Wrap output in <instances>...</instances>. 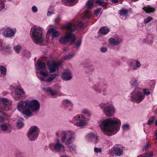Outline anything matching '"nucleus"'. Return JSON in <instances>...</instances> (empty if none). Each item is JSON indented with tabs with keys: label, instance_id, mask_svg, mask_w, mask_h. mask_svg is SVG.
<instances>
[{
	"label": "nucleus",
	"instance_id": "obj_1",
	"mask_svg": "<svg viewBox=\"0 0 157 157\" xmlns=\"http://www.w3.org/2000/svg\"><path fill=\"white\" fill-rule=\"evenodd\" d=\"M40 104L39 101L35 100L28 101H22L18 103L17 109L19 111L28 117L36 114L39 110Z\"/></svg>",
	"mask_w": 157,
	"mask_h": 157
},
{
	"label": "nucleus",
	"instance_id": "obj_2",
	"mask_svg": "<svg viewBox=\"0 0 157 157\" xmlns=\"http://www.w3.org/2000/svg\"><path fill=\"white\" fill-rule=\"evenodd\" d=\"M120 121L117 119L108 118L101 121L100 126L105 134L110 136L119 130V127L117 125Z\"/></svg>",
	"mask_w": 157,
	"mask_h": 157
},
{
	"label": "nucleus",
	"instance_id": "obj_3",
	"mask_svg": "<svg viewBox=\"0 0 157 157\" xmlns=\"http://www.w3.org/2000/svg\"><path fill=\"white\" fill-rule=\"evenodd\" d=\"M43 29L38 27L34 28L30 33L31 38L34 43L36 44H40L44 40Z\"/></svg>",
	"mask_w": 157,
	"mask_h": 157
},
{
	"label": "nucleus",
	"instance_id": "obj_4",
	"mask_svg": "<svg viewBox=\"0 0 157 157\" xmlns=\"http://www.w3.org/2000/svg\"><path fill=\"white\" fill-rule=\"evenodd\" d=\"M132 100L136 103L141 102L144 98V96L140 93L138 88L135 89L131 94Z\"/></svg>",
	"mask_w": 157,
	"mask_h": 157
},
{
	"label": "nucleus",
	"instance_id": "obj_5",
	"mask_svg": "<svg viewBox=\"0 0 157 157\" xmlns=\"http://www.w3.org/2000/svg\"><path fill=\"white\" fill-rule=\"evenodd\" d=\"M49 147L52 150L59 152L64 153L66 150L64 146L60 143L59 139L55 141V143L54 144H49Z\"/></svg>",
	"mask_w": 157,
	"mask_h": 157
},
{
	"label": "nucleus",
	"instance_id": "obj_6",
	"mask_svg": "<svg viewBox=\"0 0 157 157\" xmlns=\"http://www.w3.org/2000/svg\"><path fill=\"white\" fill-rule=\"evenodd\" d=\"M38 135L39 131L36 126H32L29 128L28 136L30 140H35L38 137Z\"/></svg>",
	"mask_w": 157,
	"mask_h": 157
},
{
	"label": "nucleus",
	"instance_id": "obj_7",
	"mask_svg": "<svg viewBox=\"0 0 157 157\" xmlns=\"http://www.w3.org/2000/svg\"><path fill=\"white\" fill-rule=\"evenodd\" d=\"M40 73L41 75L40 78V80L48 82H52L57 75L55 74L49 75L47 71L45 72L40 71Z\"/></svg>",
	"mask_w": 157,
	"mask_h": 157
},
{
	"label": "nucleus",
	"instance_id": "obj_8",
	"mask_svg": "<svg viewBox=\"0 0 157 157\" xmlns=\"http://www.w3.org/2000/svg\"><path fill=\"white\" fill-rule=\"evenodd\" d=\"M73 121L74 122H76V125L80 127L85 126L87 124L85 117L81 114L75 116L73 118Z\"/></svg>",
	"mask_w": 157,
	"mask_h": 157
},
{
	"label": "nucleus",
	"instance_id": "obj_9",
	"mask_svg": "<svg viewBox=\"0 0 157 157\" xmlns=\"http://www.w3.org/2000/svg\"><path fill=\"white\" fill-rule=\"evenodd\" d=\"M75 40V35L73 34L68 32L65 36L60 38L59 41L62 44H65L69 41H71L72 43L74 42Z\"/></svg>",
	"mask_w": 157,
	"mask_h": 157
},
{
	"label": "nucleus",
	"instance_id": "obj_10",
	"mask_svg": "<svg viewBox=\"0 0 157 157\" xmlns=\"http://www.w3.org/2000/svg\"><path fill=\"white\" fill-rule=\"evenodd\" d=\"M61 63L54 61H48L47 62V66L50 72L51 73L58 70L59 66L61 64Z\"/></svg>",
	"mask_w": 157,
	"mask_h": 157
},
{
	"label": "nucleus",
	"instance_id": "obj_11",
	"mask_svg": "<svg viewBox=\"0 0 157 157\" xmlns=\"http://www.w3.org/2000/svg\"><path fill=\"white\" fill-rule=\"evenodd\" d=\"M0 101L2 104H0V111L2 112L4 110H9L10 109V105L8 102V99L2 98L0 99Z\"/></svg>",
	"mask_w": 157,
	"mask_h": 157
},
{
	"label": "nucleus",
	"instance_id": "obj_12",
	"mask_svg": "<svg viewBox=\"0 0 157 157\" xmlns=\"http://www.w3.org/2000/svg\"><path fill=\"white\" fill-rule=\"evenodd\" d=\"M104 113L108 117H113L114 114L115 110L113 105H110L105 107L103 109Z\"/></svg>",
	"mask_w": 157,
	"mask_h": 157
},
{
	"label": "nucleus",
	"instance_id": "obj_13",
	"mask_svg": "<svg viewBox=\"0 0 157 157\" xmlns=\"http://www.w3.org/2000/svg\"><path fill=\"white\" fill-rule=\"evenodd\" d=\"M77 25V24H75L73 23H69L66 25L65 26L62 27L61 28H65L69 31L72 32L76 30ZM78 25L80 27H82L83 25V23L81 22L78 24Z\"/></svg>",
	"mask_w": 157,
	"mask_h": 157
},
{
	"label": "nucleus",
	"instance_id": "obj_14",
	"mask_svg": "<svg viewBox=\"0 0 157 157\" xmlns=\"http://www.w3.org/2000/svg\"><path fill=\"white\" fill-rule=\"evenodd\" d=\"M107 86L104 84H101L100 83H97L93 87L94 90L97 93H100L101 92H105L107 89Z\"/></svg>",
	"mask_w": 157,
	"mask_h": 157
},
{
	"label": "nucleus",
	"instance_id": "obj_15",
	"mask_svg": "<svg viewBox=\"0 0 157 157\" xmlns=\"http://www.w3.org/2000/svg\"><path fill=\"white\" fill-rule=\"evenodd\" d=\"M3 32L4 36L7 37H12L15 33L10 28L4 29Z\"/></svg>",
	"mask_w": 157,
	"mask_h": 157
},
{
	"label": "nucleus",
	"instance_id": "obj_16",
	"mask_svg": "<svg viewBox=\"0 0 157 157\" xmlns=\"http://www.w3.org/2000/svg\"><path fill=\"white\" fill-rule=\"evenodd\" d=\"M113 151L114 154L117 156H120L123 154V149L121 147L114 146Z\"/></svg>",
	"mask_w": 157,
	"mask_h": 157
},
{
	"label": "nucleus",
	"instance_id": "obj_17",
	"mask_svg": "<svg viewBox=\"0 0 157 157\" xmlns=\"http://www.w3.org/2000/svg\"><path fill=\"white\" fill-rule=\"evenodd\" d=\"M36 68L40 70H44L46 68V63L42 61L38 62L35 64Z\"/></svg>",
	"mask_w": 157,
	"mask_h": 157
},
{
	"label": "nucleus",
	"instance_id": "obj_18",
	"mask_svg": "<svg viewBox=\"0 0 157 157\" xmlns=\"http://www.w3.org/2000/svg\"><path fill=\"white\" fill-rule=\"evenodd\" d=\"M122 41V40L119 37L111 38L109 40V41L110 43L115 45H118Z\"/></svg>",
	"mask_w": 157,
	"mask_h": 157
},
{
	"label": "nucleus",
	"instance_id": "obj_19",
	"mask_svg": "<svg viewBox=\"0 0 157 157\" xmlns=\"http://www.w3.org/2000/svg\"><path fill=\"white\" fill-rule=\"evenodd\" d=\"M62 78L64 80H69L72 78L71 73L69 71H66L63 73L62 75Z\"/></svg>",
	"mask_w": 157,
	"mask_h": 157
},
{
	"label": "nucleus",
	"instance_id": "obj_20",
	"mask_svg": "<svg viewBox=\"0 0 157 157\" xmlns=\"http://www.w3.org/2000/svg\"><path fill=\"white\" fill-rule=\"evenodd\" d=\"M48 33H50L53 37H57L59 34V32L53 28H50L48 31Z\"/></svg>",
	"mask_w": 157,
	"mask_h": 157
},
{
	"label": "nucleus",
	"instance_id": "obj_21",
	"mask_svg": "<svg viewBox=\"0 0 157 157\" xmlns=\"http://www.w3.org/2000/svg\"><path fill=\"white\" fill-rule=\"evenodd\" d=\"M143 9L147 13H150L154 12L155 9L152 7L150 6H147L144 7L143 8Z\"/></svg>",
	"mask_w": 157,
	"mask_h": 157
},
{
	"label": "nucleus",
	"instance_id": "obj_22",
	"mask_svg": "<svg viewBox=\"0 0 157 157\" xmlns=\"http://www.w3.org/2000/svg\"><path fill=\"white\" fill-rule=\"evenodd\" d=\"M43 89L46 92L49 93L52 96L57 94L56 92L55 91L52 90L51 89L50 87H48L47 88L43 87Z\"/></svg>",
	"mask_w": 157,
	"mask_h": 157
},
{
	"label": "nucleus",
	"instance_id": "obj_23",
	"mask_svg": "<svg viewBox=\"0 0 157 157\" xmlns=\"http://www.w3.org/2000/svg\"><path fill=\"white\" fill-rule=\"evenodd\" d=\"M67 133L64 131H62L60 133L61 140L62 143H64L67 138Z\"/></svg>",
	"mask_w": 157,
	"mask_h": 157
},
{
	"label": "nucleus",
	"instance_id": "obj_24",
	"mask_svg": "<svg viewBox=\"0 0 157 157\" xmlns=\"http://www.w3.org/2000/svg\"><path fill=\"white\" fill-rule=\"evenodd\" d=\"M75 140V138L73 136H70L66 140L65 144L66 145H68L72 143Z\"/></svg>",
	"mask_w": 157,
	"mask_h": 157
},
{
	"label": "nucleus",
	"instance_id": "obj_25",
	"mask_svg": "<svg viewBox=\"0 0 157 157\" xmlns=\"http://www.w3.org/2000/svg\"><path fill=\"white\" fill-rule=\"evenodd\" d=\"M65 3L66 5L67 6H72L75 4V0H62Z\"/></svg>",
	"mask_w": 157,
	"mask_h": 157
},
{
	"label": "nucleus",
	"instance_id": "obj_26",
	"mask_svg": "<svg viewBox=\"0 0 157 157\" xmlns=\"http://www.w3.org/2000/svg\"><path fill=\"white\" fill-rule=\"evenodd\" d=\"M0 128L3 132L6 131L8 129V127L6 123H3L0 124Z\"/></svg>",
	"mask_w": 157,
	"mask_h": 157
},
{
	"label": "nucleus",
	"instance_id": "obj_27",
	"mask_svg": "<svg viewBox=\"0 0 157 157\" xmlns=\"http://www.w3.org/2000/svg\"><path fill=\"white\" fill-rule=\"evenodd\" d=\"M128 10L127 9H122L120 11V14L121 16L126 17L128 13Z\"/></svg>",
	"mask_w": 157,
	"mask_h": 157
},
{
	"label": "nucleus",
	"instance_id": "obj_28",
	"mask_svg": "<svg viewBox=\"0 0 157 157\" xmlns=\"http://www.w3.org/2000/svg\"><path fill=\"white\" fill-rule=\"evenodd\" d=\"M93 0L88 1L86 4V6L88 9H91L93 7Z\"/></svg>",
	"mask_w": 157,
	"mask_h": 157
},
{
	"label": "nucleus",
	"instance_id": "obj_29",
	"mask_svg": "<svg viewBox=\"0 0 157 157\" xmlns=\"http://www.w3.org/2000/svg\"><path fill=\"white\" fill-rule=\"evenodd\" d=\"M109 30L108 28L105 27L101 28L100 29V33L103 34H106L109 32Z\"/></svg>",
	"mask_w": 157,
	"mask_h": 157
},
{
	"label": "nucleus",
	"instance_id": "obj_30",
	"mask_svg": "<svg viewBox=\"0 0 157 157\" xmlns=\"http://www.w3.org/2000/svg\"><path fill=\"white\" fill-rule=\"evenodd\" d=\"M137 81L136 79H133L131 80L130 84L132 87H137L138 86V84L137 82Z\"/></svg>",
	"mask_w": 157,
	"mask_h": 157
},
{
	"label": "nucleus",
	"instance_id": "obj_31",
	"mask_svg": "<svg viewBox=\"0 0 157 157\" xmlns=\"http://www.w3.org/2000/svg\"><path fill=\"white\" fill-rule=\"evenodd\" d=\"M16 93L19 95H21L24 94V91L22 89L17 88L15 90Z\"/></svg>",
	"mask_w": 157,
	"mask_h": 157
},
{
	"label": "nucleus",
	"instance_id": "obj_32",
	"mask_svg": "<svg viewBox=\"0 0 157 157\" xmlns=\"http://www.w3.org/2000/svg\"><path fill=\"white\" fill-rule=\"evenodd\" d=\"M75 55V53H73L71 54H70L64 57V59L66 60H68L72 58Z\"/></svg>",
	"mask_w": 157,
	"mask_h": 157
},
{
	"label": "nucleus",
	"instance_id": "obj_33",
	"mask_svg": "<svg viewBox=\"0 0 157 157\" xmlns=\"http://www.w3.org/2000/svg\"><path fill=\"white\" fill-rule=\"evenodd\" d=\"M6 71V69L2 65L0 66V71L2 74L5 75Z\"/></svg>",
	"mask_w": 157,
	"mask_h": 157
},
{
	"label": "nucleus",
	"instance_id": "obj_34",
	"mask_svg": "<svg viewBox=\"0 0 157 157\" xmlns=\"http://www.w3.org/2000/svg\"><path fill=\"white\" fill-rule=\"evenodd\" d=\"M63 103L64 105H68L70 106H72L73 104L68 99H65L63 101Z\"/></svg>",
	"mask_w": 157,
	"mask_h": 157
},
{
	"label": "nucleus",
	"instance_id": "obj_35",
	"mask_svg": "<svg viewBox=\"0 0 157 157\" xmlns=\"http://www.w3.org/2000/svg\"><path fill=\"white\" fill-rule=\"evenodd\" d=\"M135 61H132L130 63L129 66L131 67L133 70H136V67L135 66Z\"/></svg>",
	"mask_w": 157,
	"mask_h": 157
},
{
	"label": "nucleus",
	"instance_id": "obj_36",
	"mask_svg": "<svg viewBox=\"0 0 157 157\" xmlns=\"http://www.w3.org/2000/svg\"><path fill=\"white\" fill-rule=\"evenodd\" d=\"M88 136L89 138L92 139L94 140H95V141H96L97 139V137L94 134H90L88 135Z\"/></svg>",
	"mask_w": 157,
	"mask_h": 157
},
{
	"label": "nucleus",
	"instance_id": "obj_37",
	"mask_svg": "<svg viewBox=\"0 0 157 157\" xmlns=\"http://www.w3.org/2000/svg\"><path fill=\"white\" fill-rule=\"evenodd\" d=\"M153 19V18L151 17H148L144 20V23L145 24L148 23Z\"/></svg>",
	"mask_w": 157,
	"mask_h": 157
},
{
	"label": "nucleus",
	"instance_id": "obj_38",
	"mask_svg": "<svg viewBox=\"0 0 157 157\" xmlns=\"http://www.w3.org/2000/svg\"><path fill=\"white\" fill-rule=\"evenodd\" d=\"M96 3L102 6H105L106 4V3L105 2L101 0H97L96 1Z\"/></svg>",
	"mask_w": 157,
	"mask_h": 157
},
{
	"label": "nucleus",
	"instance_id": "obj_39",
	"mask_svg": "<svg viewBox=\"0 0 157 157\" xmlns=\"http://www.w3.org/2000/svg\"><path fill=\"white\" fill-rule=\"evenodd\" d=\"M82 113L84 114H85L87 116H90L91 115V113L89 110L86 109H84L82 110Z\"/></svg>",
	"mask_w": 157,
	"mask_h": 157
},
{
	"label": "nucleus",
	"instance_id": "obj_40",
	"mask_svg": "<svg viewBox=\"0 0 157 157\" xmlns=\"http://www.w3.org/2000/svg\"><path fill=\"white\" fill-rule=\"evenodd\" d=\"M155 118V117L154 116H152L150 118L147 122V124L150 125L152 124L154 121Z\"/></svg>",
	"mask_w": 157,
	"mask_h": 157
},
{
	"label": "nucleus",
	"instance_id": "obj_41",
	"mask_svg": "<svg viewBox=\"0 0 157 157\" xmlns=\"http://www.w3.org/2000/svg\"><path fill=\"white\" fill-rule=\"evenodd\" d=\"M122 128L124 131H127L129 129V126L128 124H124L122 125Z\"/></svg>",
	"mask_w": 157,
	"mask_h": 157
},
{
	"label": "nucleus",
	"instance_id": "obj_42",
	"mask_svg": "<svg viewBox=\"0 0 157 157\" xmlns=\"http://www.w3.org/2000/svg\"><path fill=\"white\" fill-rule=\"evenodd\" d=\"M24 125L23 123L20 121H18L17 122V125L19 128H21Z\"/></svg>",
	"mask_w": 157,
	"mask_h": 157
},
{
	"label": "nucleus",
	"instance_id": "obj_43",
	"mask_svg": "<svg viewBox=\"0 0 157 157\" xmlns=\"http://www.w3.org/2000/svg\"><path fill=\"white\" fill-rule=\"evenodd\" d=\"M153 153L151 152H148L144 154V157H152Z\"/></svg>",
	"mask_w": 157,
	"mask_h": 157
},
{
	"label": "nucleus",
	"instance_id": "obj_44",
	"mask_svg": "<svg viewBox=\"0 0 157 157\" xmlns=\"http://www.w3.org/2000/svg\"><path fill=\"white\" fill-rule=\"evenodd\" d=\"M21 48V47L19 45L16 46L14 47V49L15 50V51L17 53H18L19 52Z\"/></svg>",
	"mask_w": 157,
	"mask_h": 157
},
{
	"label": "nucleus",
	"instance_id": "obj_45",
	"mask_svg": "<svg viewBox=\"0 0 157 157\" xmlns=\"http://www.w3.org/2000/svg\"><path fill=\"white\" fill-rule=\"evenodd\" d=\"M143 92L144 94L146 95H148L150 94V92L149 91V90L148 89H144L143 90Z\"/></svg>",
	"mask_w": 157,
	"mask_h": 157
},
{
	"label": "nucleus",
	"instance_id": "obj_46",
	"mask_svg": "<svg viewBox=\"0 0 157 157\" xmlns=\"http://www.w3.org/2000/svg\"><path fill=\"white\" fill-rule=\"evenodd\" d=\"M94 151L95 152L97 153H100V152H101V149L100 147L94 148Z\"/></svg>",
	"mask_w": 157,
	"mask_h": 157
},
{
	"label": "nucleus",
	"instance_id": "obj_47",
	"mask_svg": "<svg viewBox=\"0 0 157 157\" xmlns=\"http://www.w3.org/2000/svg\"><path fill=\"white\" fill-rule=\"evenodd\" d=\"M82 41L81 40H79L77 41L76 43V46L75 47L76 48H78L80 46L81 44Z\"/></svg>",
	"mask_w": 157,
	"mask_h": 157
},
{
	"label": "nucleus",
	"instance_id": "obj_48",
	"mask_svg": "<svg viewBox=\"0 0 157 157\" xmlns=\"http://www.w3.org/2000/svg\"><path fill=\"white\" fill-rule=\"evenodd\" d=\"M84 16L86 18H89V13L88 10H86L85 11Z\"/></svg>",
	"mask_w": 157,
	"mask_h": 157
},
{
	"label": "nucleus",
	"instance_id": "obj_49",
	"mask_svg": "<svg viewBox=\"0 0 157 157\" xmlns=\"http://www.w3.org/2000/svg\"><path fill=\"white\" fill-rule=\"evenodd\" d=\"M135 63L136 64V66H135L136 67V69L137 68H139L140 67L141 64L138 61H135Z\"/></svg>",
	"mask_w": 157,
	"mask_h": 157
},
{
	"label": "nucleus",
	"instance_id": "obj_50",
	"mask_svg": "<svg viewBox=\"0 0 157 157\" xmlns=\"http://www.w3.org/2000/svg\"><path fill=\"white\" fill-rule=\"evenodd\" d=\"M151 146V145L149 143H147L146 145H144L143 148V150H146L149 147Z\"/></svg>",
	"mask_w": 157,
	"mask_h": 157
},
{
	"label": "nucleus",
	"instance_id": "obj_51",
	"mask_svg": "<svg viewBox=\"0 0 157 157\" xmlns=\"http://www.w3.org/2000/svg\"><path fill=\"white\" fill-rule=\"evenodd\" d=\"M61 20V18L59 17L56 18L54 20L55 23L58 24L59 23V21Z\"/></svg>",
	"mask_w": 157,
	"mask_h": 157
},
{
	"label": "nucleus",
	"instance_id": "obj_52",
	"mask_svg": "<svg viewBox=\"0 0 157 157\" xmlns=\"http://www.w3.org/2000/svg\"><path fill=\"white\" fill-rule=\"evenodd\" d=\"M32 10L34 13L36 12L37 11V7L35 6H33L32 7Z\"/></svg>",
	"mask_w": 157,
	"mask_h": 157
},
{
	"label": "nucleus",
	"instance_id": "obj_53",
	"mask_svg": "<svg viewBox=\"0 0 157 157\" xmlns=\"http://www.w3.org/2000/svg\"><path fill=\"white\" fill-rule=\"evenodd\" d=\"M101 8H98L95 10V14H97L99 13L101 10Z\"/></svg>",
	"mask_w": 157,
	"mask_h": 157
},
{
	"label": "nucleus",
	"instance_id": "obj_54",
	"mask_svg": "<svg viewBox=\"0 0 157 157\" xmlns=\"http://www.w3.org/2000/svg\"><path fill=\"white\" fill-rule=\"evenodd\" d=\"M10 47L8 45H6L4 47V49L6 51H8L10 49Z\"/></svg>",
	"mask_w": 157,
	"mask_h": 157
},
{
	"label": "nucleus",
	"instance_id": "obj_55",
	"mask_svg": "<svg viewBox=\"0 0 157 157\" xmlns=\"http://www.w3.org/2000/svg\"><path fill=\"white\" fill-rule=\"evenodd\" d=\"M68 148L70 150V151H74L75 149V147L72 146H69L68 147Z\"/></svg>",
	"mask_w": 157,
	"mask_h": 157
},
{
	"label": "nucleus",
	"instance_id": "obj_56",
	"mask_svg": "<svg viewBox=\"0 0 157 157\" xmlns=\"http://www.w3.org/2000/svg\"><path fill=\"white\" fill-rule=\"evenodd\" d=\"M67 132L71 136H73L75 133L74 132L72 131H67Z\"/></svg>",
	"mask_w": 157,
	"mask_h": 157
},
{
	"label": "nucleus",
	"instance_id": "obj_57",
	"mask_svg": "<svg viewBox=\"0 0 157 157\" xmlns=\"http://www.w3.org/2000/svg\"><path fill=\"white\" fill-rule=\"evenodd\" d=\"M107 48L105 47L102 48L101 49V51L102 52H104L107 51Z\"/></svg>",
	"mask_w": 157,
	"mask_h": 157
},
{
	"label": "nucleus",
	"instance_id": "obj_58",
	"mask_svg": "<svg viewBox=\"0 0 157 157\" xmlns=\"http://www.w3.org/2000/svg\"><path fill=\"white\" fill-rule=\"evenodd\" d=\"M5 118L4 117H0V122H2L4 121Z\"/></svg>",
	"mask_w": 157,
	"mask_h": 157
},
{
	"label": "nucleus",
	"instance_id": "obj_59",
	"mask_svg": "<svg viewBox=\"0 0 157 157\" xmlns=\"http://www.w3.org/2000/svg\"><path fill=\"white\" fill-rule=\"evenodd\" d=\"M4 7V4L3 2H1L0 4V8L1 9H3Z\"/></svg>",
	"mask_w": 157,
	"mask_h": 157
},
{
	"label": "nucleus",
	"instance_id": "obj_60",
	"mask_svg": "<svg viewBox=\"0 0 157 157\" xmlns=\"http://www.w3.org/2000/svg\"><path fill=\"white\" fill-rule=\"evenodd\" d=\"M105 105V103H101L100 105V106L101 108H103L104 106Z\"/></svg>",
	"mask_w": 157,
	"mask_h": 157
},
{
	"label": "nucleus",
	"instance_id": "obj_61",
	"mask_svg": "<svg viewBox=\"0 0 157 157\" xmlns=\"http://www.w3.org/2000/svg\"><path fill=\"white\" fill-rule=\"evenodd\" d=\"M59 132H56V136L57 137H59Z\"/></svg>",
	"mask_w": 157,
	"mask_h": 157
},
{
	"label": "nucleus",
	"instance_id": "obj_62",
	"mask_svg": "<svg viewBox=\"0 0 157 157\" xmlns=\"http://www.w3.org/2000/svg\"><path fill=\"white\" fill-rule=\"evenodd\" d=\"M52 14V12L48 11L47 13L48 16H50Z\"/></svg>",
	"mask_w": 157,
	"mask_h": 157
},
{
	"label": "nucleus",
	"instance_id": "obj_63",
	"mask_svg": "<svg viewBox=\"0 0 157 157\" xmlns=\"http://www.w3.org/2000/svg\"><path fill=\"white\" fill-rule=\"evenodd\" d=\"M112 1L114 3H117L118 2V0H112Z\"/></svg>",
	"mask_w": 157,
	"mask_h": 157
},
{
	"label": "nucleus",
	"instance_id": "obj_64",
	"mask_svg": "<svg viewBox=\"0 0 157 157\" xmlns=\"http://www.w3.org/2000/svg\"><path fill=\"white\" fill-rule=\"evenodd\" d=\"M155 136L156 137L155 139L157 140V130L155 132Z\"/></svg>",
	"mask_w": 157,
	"mask_h": 157
}]
</instances>
